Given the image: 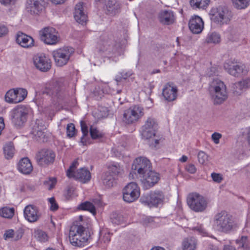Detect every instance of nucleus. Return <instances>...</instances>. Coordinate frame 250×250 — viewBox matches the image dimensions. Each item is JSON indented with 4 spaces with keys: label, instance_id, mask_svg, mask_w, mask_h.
I'll use <instances>...</instances> for the list:
<instances>
[{
    "label": "nucleus",
    "instance_id": "f257e3e1",
    "mask_svg": "<svg viewBox=\"0 0 250 250\" xmlns=\"http://www.w3.org/2000/svg\"><path fill=\"white\" fill-rule=\"evenodd\" d=\"M213 228L220 232L229 233L237 228L232 215L225 211H221L214 215Z\"/></svg>",
    "mask_w": 250,
    "mask_h": 250
},
{
    "label": "nucleus",
    "instance_id": "f03ea898",
    "mask_svg": "<svg viewBox=\"0 0 250 250\" xmlns=\"http://www.w3.org/2000/svg\"><path fill=\"white\" fill-rule=\"evenodd\" d=\"M210 15L211 21L221 26L229 23L233 16L232 12L223 6L212 8Z\"/></svg>",
    "mask_w": 250,
    "mask_h": 250
},
{
    "label": "nucleus",
    "instance_id": "7ed1b4c3",
    "mask_svg": "<svg viewBox=\"0 0 250 250\" xmlns=\"http://www.w3.org/2000/svg\"><path fill=\"white\" fill-rule=\"evenodd\" d=\"M209 89L214 104H221L228 98L226 86L219 80H214L210 84Z\"/></svg>",
    "mask_w": 250,
    "mask_h": 250
},
{
    "label": "nucleus",
    "instance_id": "20e7f679",
    "mask_svg": "<svg viewBox=\"0 0 250 250\" xmlns=\"http://www.w3.org/2000/svg\"><path fill=\"white\" fill-rule=\"evenodd\" d=\"M45 93L52 96L54 101L60 103L68 96L63 83L61 81H53L46 89Z\"/></svg>",
    "mask_w": 250,
    "mask_h": 250
},
{
    "label": "nucleus",
    "instance_id": "39448f33",
    "mask_svg": "<svg viewBox=\"0 0 250 250\" xmlns=\"http://www.w3.org/2000/svg\"><path fill=\"white\" fill-rule=\"evenodd\" d=\"M99 50L107 55H120L124 52V45L120 42H116L108 38L104 39L99 45Z\"/></svg>",
    "mask_w": 250,
    "mask_h": 250
},
{
    "label": "nucleus",
    "instance_id": "423d86ee",
    "mask_svg": "<svg viewBox=\"0 0 250 250\" xmlns=\"http://www.w3.org/2000/svg\"><path fill=\"white\" fill-rule=\"evenodd\" d=\"M74 53V49L71 47H64L52 52V55L56 64L58 66L65 65L68 62L72 54Z\"/></svg>",
    "mask_w": 250,
    "mask_h": 250
},
{
    "label": "nucleus",
    "instance_id": "0eeeda50",
    "mask_svg": "<svg viewBox=\"0 0 250 250\" xmlns=\"http://www.w3.org/2000/svg\"><path fill=\"white\" fill-rule=\"evenodd\" d=\"M123 200L127 203H132L136 201L140 195V188L134 182L128 183L123 189Z\"/></svg>",
    "mask_w": 250,
    "mask_h": 250
},
{
    "label": "nucleus",
    "instance_id": "6e6552de",
    "mask_svg": "<svg viewBox=\"0 0 250 250\" xmlns=\"http://www.w3.org/2000/svg\"><path fill=\"white\" fill-rule=\"evenodd\" d=\"M187 203L189 208L196 212L203 211L207 207L206 200L198 193L189 194L187 198Z\"/></svg>",
    "mask_w": 250,
    "mask_h": 250
},
{
    "label": "nucleus",
    "instance_id": "1a4fd4ad",
    "mask_svg": "<svg viewBox=\"0 0 250 250\" xmlns=\"http://www.w3.org/2000/svg\"><path fill=\"white\" fill-rule=\"evenodd\" d=\"M164 198V196L161 191H154L143 195L140 201L142 204L151 208L157 207L163 202Z\"/></svg>",
    "mask_w": 250,
    "mask_h": 250
},
{
    "label": "nucleus",
    "instance_id": "9d476101",
    "mask_svg": "<svg viewBox=\"0 0 250 250\" xmlns=\"http://www.w3.org/2000/svg\"><path fill=\"white\" fill-rule=\"evenodd\" d=\"M55 154L50 149H42L38 151L35 157L36 162L41 167L52 164L55 160Z\"/></svg>",
    "mask_w": 250,
    "mask_h": 250
},
{
    "label": "nucleus",
    "instance_id": "9b49d317",
    "mask_svg": "<svg viewBox=\"0 0 250 250\" xmlns=\"http://www.w3.org/2000/svg\"><path fill=\"white\" fill-rule=\"evenodd\" d=\"M143 108L139 105L133 106L125 111L123 121L130 124L137 121L144 115Z\"/></svg>",
    "mask_w": 250,
    "mask_h": 250
},
{
    "label": "nucleus",
    "instance_id": "f8f14e48",
    "mask_svg": "<svg viewBox=\"0 0 250 250\" xmlns=\"http://www.w3.org/2000/svg\"><path fill=\"white\" fill-rule=\"evenodd\" d=\"M39 35L41 40L47 44L54 45L58 42V32L53 27L44 28L40 31Z\"/></svg>",
    "mask_w": 250,
    "mask_h": 250
},
{
    "label": "nucleus",
    "instance_id": "ddd939ff",
    "mask_svg": "<svg viewBox=\"0 0 250 250\" xmlns=\"http://www.w3.org/2000/svg\"><path fill=\"white\" fill-rule=\"evenodd\" d=\"M132 168L137 171L140 177L152 168L150 161L144 157H139L133 161Z\"/></svg>",
    "mask_w": 250,
    "mask_h": 250
},
{
    "label": "nucleus",
    "instance_id": "4468645a",
    "mask_svg": "<svg viewBox=\"0 0 250 250\" xmlns=\"http://www.w3.org/2000/svg\"><path fill=\"white\" fill-rule=\"evenodd\" d=\"M28 109L25 106H18L12 111V122L15 125L21 126L27 120Z\"/></svg>",
    "mask_w": 250,
    "mask_h": 250
},
{
    "label": "nucleus",
    "instance_id": "2eb2a0df",
    "mask_svg": "<svg viewBox=\"0 0 250 250\" xmlns=\"http://www.w3.org/2000/svg\"><path fill=\"white\" fill-rule=\"evenodd\" d=\"M141 181L145 188L148 189L153 187L159 181L160 174L152 169L140 177Z\"/></svg>",
    "mask_w": 250,
    "mask_h": 250
},
{
    "label": "nucleus",
    "instance_id": "dca6fc26",
    "mask_svg": "<svg viewBox=\"0 0 250 250\" xmlns=\"http://www.w3.org/2000/svg\"><path fill=\"white\" fill-rule=\"evenodd\" d=\"M47 0H27L26 9L32 15H38L44 9Z\"/></svg>",
    "mask_w": 250,
    "mask_h": 250
},
{
    "label": "nucleus",
    "instance_id": "f3484780",
    "mask_svg": "<svg viewBox=\"0 0 250 250\" xmlns=\"http://www.w3.org/2000/svg\"><path fill=\"white\" fill-rule=\"evenodd\" d=\"M224 69L230 75L238 77L240 75H245L247 73L246 66L243 64H235L231 61H228L224 64Z\"/></svg>",
    "mask_w": 250,
    "mask_h": 250
},
{
    "label": "nucleus",
    "instance_id": "a211bd4d",
    "mask_svg": "<svg viewBox=\"0 0 250 250\" xmlns=\"http://www.w3.org/2000/svg\"><path fill=\"white\" fill-rule=\"evenodd\" d=\"M178 88L171 82L167 83L163 87L162 94L165 99L168 102L175 101L177 97Z\"/></svg>",
    "mask_w": 250,
    "mask_h": 250
},
{
    "label": "nucleus",
    "instance_id": "6ab92c4d",
    "mask_svg": "<svg viewBox=\"0 0 250 250\" xmlns=\"http://www.w3.org/2000/svg\"><path fill=\"white\" fill-rule=\"evenodd\" d=\"M105 14L110 16H115L121 11L122 4L118 0H106L105 1Z\"/></svg>",
    "mask_w": 250,
    "mask_h": 250
},
{
    "label": "nucleus",
    "instance_id": "aec40b11",
    "mask_svg": "<svg viewBox=\"0 0 250 250\" xmlns=\"http://www.w3.org/2000/svg\"><path fill=\"white\" fill-rule=\"evenodd\" d=\"M34 63L37 68L41 71H47L51 68L50 59L43 55L35 56L34 58Z\"/></svg>",
    "mask_w": 250,
    "mask_h": 250
},
{
    "label": "nucleus",
    "instance_id": "412c9836",
    "mask_svg": "<svg viewBox=\"0 0 250 250\" xmlns=\"http://www.w3.org/2000/svg\"><path fill=\"white\" fill-rule=\"evenodd\" d=\"M24 215L28 221L32 223L37 221L40 217L38 208L33 205H28L25 208Z\"/></svg>",
    "mask_w": 250,
    "mask_h": 250
},
{
    "label": "nucleus",
    "instance_id": "4be33fe9",
    "mask_svg": "<svg viewBox=\"0 0 250 250\" xmlns=\"http://www.w3.org/2000/svg\"><path fill=\"white\" fill-rule=\"evenodd\" d=\"M90 237V233H84L82 234L69 236L71 244L75 247H82L84 246Z\"/></svg>",
    "mask_w": 250,
    "mask_h": 250
},
{
    "label": "nucleus",
    "instance_id": "5701e85b",
    "mask_svg": "<svg viewBox=\"0 0 250 250\" xmlns=\"http://www.w3.org/2000/svg\"><path fill=\"white\" fill-rule=\"evenodd\" d=\"M188 26L190 30L193 34H199L204 28L203 21L199 16H194L189 20Z\"/></svg>",
    "mask_w": 250,
    "mask_h": 250
},
{
    "label": "nucleus",
    "instance_id": "b1692460",
    "mask_svg": "<svg viewBox=\"0 0 250 250\" xmlns=\"http://www.w3.org/2000/svg\"><path fill=\"white\" fill-rule=\"evenodd\" d=\"M45 129L44 125L40 121H37L33 125L30 133L35 140L41 141L45 136L43 132Z\"/></svg>",
    "mask_w": 250,
    "mask_h": 250
},
{
    "label": "nucleus",
    "instance_id": "393cba45",
    "mask_svg": "<svg viewBox=\"0 0 250 250\" xmlns=\"http://www.w3.org/2000/svg\"><path fill=\"white\" fill-rule=\"evenodd\" d=\"M16 42L22 47L29 48L34 45V40L29 36L19 32L16 35Z\"/></svg>",
    "mask_w": 250,
    "mask_h": 250
},
{
    "label": "nucleus",
    "instance_id": "a878e982",
    "mask_svg": "<svg viewBox=\"0 0 250 250\" xmlns=\"http://www.w3.org/2000/svg\"><path fill=\"white\" fill-rule=\"evenodd\" d=\"M158 18L161 23L165 25L171 24L175 21V16L173 12L171 10H168L160 11L158 14Z\"/></svg>",
    "mask_w": 250,
    "mask_h": 250
},
{
    "label": "nucleus",
    "instance_id": "bb28decb",
    "mask_svg": "<svg viewBox=\"0 0 250 250\" xmlns=\"http://www.w3.org/2000/svg\"><path fill=\"white\" fill-rule=\"evenodd\" d=\"M72 178L83 183H85L90 180L91 174L88 169L85 168H81L72 174Z\"/></svg>",
    "mask_w": 250,
    "mask_h": 250
},
{
    "label": "nucleus",
    "instance_id": "cd10ccee",
    "mask_svg": "<svg viewBox=\"0 0 250 250\" xmlns=\"http://www.w3.org/2000/svg\"><path fill=\"white\" fill-rule=\"evenodd\" d=\"M74 17L77 22L81 24H83L86 22L87 16L83 12V2H79L76 5Z\"/></svg>",
    "mask_w": 250,
    "mask_h": 250
},
{
    "label": "nucleus",
    "instance_id": "c85d7f7f",
    "mask_svg": "<svg viewBox=\"0 0 250 250\" xmlns=\"http://www.w3.org/2000/svg\"><path fill=\"white\" fill-rule=\"evenodd\" d=\"M18 169L24 174H29L33 170V166L28 158L21 159L18 164Z\"/></svg>",
    "mask_w": 250,
    "mask_h": 250
},
{
    "label": "nucleus",
    "instance_id": "c756f323",
    "mask_svg": "<svg viewBox=\"0 0 250 250\" xmlns=\"http://www.w3.org/2000/svg\"><path fill=\"white\" fill-rule=\"evenodd\" d=\"M101 179L103 185L107 188L113 187L116 184V178L108 171L103 174Z\"/></svg>",
    "mask_w": 250,
    "mask_h": 250
},
{
    "label": "nucleus",
    "instance_id": "7c9ffc66",
    "mask_svg": "<svg viewBox=\"0 0 250 250\" xmlns=\"http://www.w3.org/2000/svg\"><path fill=\"white\" fill-rule=\"evenodd\" d=\"M210 2V0H190V4L193 8L206 9Z\"/></svg>",
    "mask_w": 250,
    "mask_h": 250
},
{
    "label": "nucleus",
    "instance_id": "2f4dec72",
    "mask_svg": "<svg viewBox=\"0 0 250 250\" xmlns=\"http://www.w3.org/2000/svg\"><path fill=\"white\" fill-rule=\"evenodd\" d=\"M88 232L89 231L82 225H73L70 228L69 236H73L77 234L88 233Z\"/></svg>",
    "mask_w": 250,
    "mask_h": 250
},
{
    "label": "nucleus",
    "instance_id": "473e14b6",
    "mask_svg": "<svg viewBox=\"0 0 250 250\" xmlns=\"http://www.w3.org/2000/svg\"><path fill=\"white\" fill-rule=\"evenodd\" d=\"M196 242L194 237L188 238L183 243V250H195Z\"/></svg>",
    "mask_w": 250,
    "mask_h": 250
},
{
    "label": "nucleus",
    "instance_id": "72a5a7b5",
    "mask_svg": "<svg viewBox=\"0 0 250 250\" xmlns=\"http://www.w3.org/2000/svg\"><path fill=\"white\" fill-rule=\"evenodd\" d=\"M14 147L13 144L9 142L6 144L3 147V152L6 159H10L12 158L14 154Z\"/></svg>",
    "mask_w": 250,
    "mask_h": 250
},
{
    "label": "nucleus",
    "instance_id": "f704fd0d",
    "mask_svg": "<svg viewBox=\"0 0 250 250\" xmlns=\"http://www.w3.org/2000/svg\"><path fill=\"white\" fill-rule=\"evenodd\" d=\"M16 89L12 88L9 90L5 94V101L10 104H17V101L16 100Z\"/></svg>",
    "mask_w": 250,
    "mask_h": 250
},
{
    "label": "nucleus",
    "instance_id": "c9c22d12",
    "mask_svg": "<svg viewBox=\"0 0 250 250\" xmlns=\"http://www.w3.org/2000/svg\"><path fill=\"white\" fill-rule=\"evenodd\" d=\"M108 169L109 172H111L114 177L121 175L123 172L122 167L118 163H115L108 166Z\"/></svg>",
    "mask_w": 250,
    "mask_h": 250
},
{
    "label": "nucleus",
    "instance_id": "e433bc0d",
    "mask_svg": "<svg viewBox=\"0 0 250 250\" xmlns=\"http://www.w3.org/2000/svg\"><path fill=\"white\" fill-rule=\"evenodd\" d=\"M15 209L13 208L3 207L0 209V215L6 218H12L14 215Z\"/></svg>",
    "mask_w": 250,
    "mask_h": 250
},
{
    "label": "nucleus",
    "instance_id": "4c0bfd02",
    "mask_svg": "<svg viewBox=\"0 0 250 250\" xmlns=\"http://www.w3.org/2000/svg\"><path fill=\"white\" fill-rule=\"evenodd\" d=\"M221 41L220 35L216 32H212L208 35L206 42L208 43H218Z\"/></svg>",
    "mask_w": 250,
    "mask_h": 250
},
{
    "label": "nucleus",
    "instance_id": "58836bf2",
    "mask_svg": "<svg viewBox=\"0 0 250 250\" xmlns=\"http://www.w3.org/2000/svg\"><path fill=\"white\" fill-rule=\"evenodd\" d=\"M156 130L149 129L146 126H143L142 127L141 135L142 138L144 139H148L154 136L156 134Z\"/></svg>",
    "mask_w": 250,
    "mask_h": 250
},
{
    "label": "nucleus",
    "instance_id": "ea45409f",
    "mask_svg": "<svg viewBox=\"0 0 250 250\" xmlns=\"http://www.w3.org/2000/svg\"><path fill=\"white\" fill-rule=\"evenodd\" d=\"M78 208L80 209L88 210L93 214L96 213V209L94 206L89 202H85L81 204Z\"/></svg>",
    "mask_w": 250,
    "mask_h": 250
},
{
    "label": "nucleus",
    "instance_id": "a19ab883",
    "mask_svg": "<svg viewBox=\"0 0 250 250\" xmlns=\"http://www.w3.org/2000/svg\"><path fill=\"white\" fill-rule=\"evenodd\" d=\"M236 243L239 248L246 250L249 248V242L248 237L246 236H242L240 238L237 239L236 240Z\"/></svg>",
    "mask_w": 250,
    "mask_h": 250
},
{
    "label": "nucleus",
    "instance_id": "79ce46f5",
    "mask_svg": "<svg viewBox=\"0 0 250 250\" xmlns=\"http://www.w3.org/2000/svg\"><path fill=\"white\" fill-rule=\"evenodd\" d=\"M16 89V100L17 103L22 102L26 97L27 91L25 89L22 88H17Z\"/></svg>",
    "mask_w": 250,
    "mask_h": 250
},
{
    "label": "nucleus",
    "instance_id": "37998d69",
    "mask_svg": "<svg viewBox=\"0 0 250 250\" xmlns=\"http://www.w3.org/2000/svg\"><path fill=\"white\" fill-rule=\"evenodd\" d=\"M250 0H232L233 6L238 9H245L249 5Z\"/></svg>",
    "mask_w": 250,
    "mask_h": 250
},
{
    "label": "nucleus",
    "instance_id": "c03bdc74",
    "mask_svg": "<svg viewBox=\"0 0 250 250\" xmlns=\"http://www.w3.org/2000/svg\"><path fill=\"white\" fill-rule=\"evenodd\" d=\"M81 127L83 134V136L81 138V142L83 145H84L86 143V139L85 137L88 135V129L85 123L83 121H81Z\"/></svg>",
    "mask_w": 250,
    "mask_h": 250
},
{
    "label": "nucleus",
    "instance_id": "a18cd8bd",
    "mask_svg": "<svg viewBox=\"0 0 250 250\" xmlns=\"http://www.w3.org/2000/svg\"><path fill=\"white\" fill-rule=\"evenodd\" d=\"M110 219L112 222L116 225L121 224L124 221L123 215L117 213H112L111 214Z\"/></svg>",
    "mask_w": 250,
    "mask_h": 250
},
{
    "label": "nucleus",
    "instance_id": "49530a36",
    "mask_svg": "<svg viewBox=\"0 0 250 250\" xmlns=\"http://www.w3.org/2000/svg\"><path fill=\"white\" fill-rule=\"evenodd\" d=\"M143 126H146V128H148L149 129L156 130L158 125L155 119L149 117L146 121L145 124Z\"/></svg>",
    "mask_w": 250,
    "mask_h": 250
},
{
    "label": "nucleus",
    "instance_id": "de8ad7c7",
    "mask_svg": "<svg viewBox=\"0 0 250 250\" xmlns=\"http://www.w3.org/2000/svg\"><path fill=\"white\" fill-rule=\"evenodd\" d=\"M90 134L93 139H97L102 137V134L99 132L96 128L91 126L90 128Z\"/></svg>",
    "mask_w": 250,
    "mask_h": 250
},
{
    "label": "nucleus",
    "instance_id": "09e8293b",
    "mask_svg": "<svg viewBox=\"0 0 250 250\" xmlns=\"http://www.w3.org/2000/svg\"><path fill=\"white\" fill-rule=\"evenodd\" d=\"M75 125L72 123L68 124L66 127L67 135L68 137L71 138L74 136L75 134Z\"/></svg>",
    "mask_w": 250,
    "mask_h": 250
},
{
    "label": "nucleus",
    "instance_id": "8fccbe9b",
    "mask_svg": "<svg viewBox=\"0 0 250 250\" xmlns=\"http://www.w3.org/2000/svg\"><path fill=\"white\" fill-rule=\"evenodd\" d=\"M199 162L201 164H205L208 161V156L204 151H200L198 154Z\"/></svg>",
    "mask_w": 250,
    "mask_h": 250
},
{
    "label": "nucleus",
    "instance_id": "3c124183",
    "mask_svg": "<svg viewBox=\"0 0 250 250\" xmlns=\"http://www.w3.org/2000/svg\"><path fill=\"white\" fill-rule=\"evenodd\" d=\"M78 165V162L77 160H75L72 163L69 167V168L66 171V175L69 178H72V174L75 172L74 169L76 168Z\"/></svg>",
    "mask_w": 250,
    "mask_h": 250
},
{
    "label": "nucleus",
    "instance_id": "603ef678",
    "mask_svg": "<svg viewBox=\"0 0 250 250\" xmlns=\"http://www.w3.org/2000/svg\"><path fill=\"white\" fill-rule=\"evenodd\" d=\"M57 183V180L55 178H50L48 180H46L44 182V184L48 186V189L49 190H51L54 188L56 184Z\"/></svg>",
    "mask_w": 250,
    "mask_h": 250
},
{
    "label": "nucleus",
    "instance_id": "864d4df0",
    "mask_svg": "<svg viewBox=\"0 0 250 250\" xmlns=\"http://www.w3.org/2000/svg\"><path fill=\"white\" fill-rule=\"evenodd\" d=\"M37 237L39 241L41 242H45L47 240V235L43 231L40 230L37 233Z\"/></svg>",
    "mask_w": 250,
    "mask_h": 250
},
{
    "label": "nucleus",
    "instance_id": "5fc2aeb1",
    "mask_svg": "<svg viewBox=\"0 0 250 250\" xmlns=\"http://www.w3.org/2000/svg\"><path fill=\"white\" fill-rule=\"evenodd\" d=\"M48 201L50 204V210L52 211H56L58 208V205L56 202L55 198L51 197L48 199Z\"/></svg>",
    "mask_w": 250,
    "mask_h": 250
},
{
    "label": "nucleus",
    "instance_id": "6e6d98bb",
    "mask_svg": "<svg viewBox=\"0 0 250 250\" xmlns=\"http://www.w3.org/2000/svg\"><path fill=\"white\" fill-rule=\"evenodd\" d=\"M120 75H121V76H118L116 78V81L117 82H121L122 79H124V80L126 79L128 77H129V76H130L131 75V73L130 72H123L121 73Z\"/></svg>",
    "mask_w": 250,
    "mask_h": 250
},
{
    "label": "nucleus",
    "instance_id": "4d7b16f0",
    "mask_svg": "<svg viewBox=\"0 0 250 250\" xmlns=\"http://www.w3.org/2000/svg\"><path fill=\"white\" fill-rule=\"evenodd\" d=\"M222 136L221 134L218 132H214L211 135V139L215 144H218Z\"/></svg>",
    "mask_w": 250,
    "mask_h": 250
},
{
    "label": "nucleus",
    "instance_id": "13d9d810",
    "mask_svg": "<svg viewBox=\"0 0 250 250\" xmlns=\"http://www.w3.org/2000/svg\"><path fill=\"white\" fill-rule=\"evenodd\" d=\"M211 176L212 180L217 183H220L223 180L221 174L219 173H212Z\"/></svg>",
    "mask_w": 250,
    "mask_h": 250
},
{
    "label": "nucleus",
    "instance_id": "bf43d9fd",
    "mask_svg": "<svg viewBox=\"0 0 250 250\" xmlns=\"http://www.w3.org/2000/svg\"><path fill=\"white\" fill-rule=\"evenodd\" d=\"M233 88V92L236 93L237 95L240 94L243 91V90L240 87V84H239L238 83H236L234 84Z\"/></svg>",
    "mask_w": 250,
    "mask_h": 250
},
{
    "label": "nucleus",
    "instance_id": "052dcab7",
    "mask_svg": "<svg viewBox=\"0 0 250 250\" xmlns=\"http://www.w3.org/2000/svg\"><path fill=\"white\" fill-rule=\"evenodd\" d=\"M14 236V231L13 229H9L5 231L3 237L5 240H7L9 238H13Z\"/></svg>",
    "mask_w": 250,
    "mask_h": 250
},
{
    "label": "nucleus",
    "instance_id": "680f3d73",
    "mask_svg": "<svg viewBox=\"0 0 250 250\" xmlns=\"http://www.w3.org/2000/svg\"><path fill=\"white\" fill-rule=\"evenodd\" d=\"M239 84H240V86L241 88L244 90L247 88L248 87V84L249 83V80H244L241 81H239L237 82Z\"/></svg>",
    "mask_w": 250,
    "mask_h": 250
},
{
    "label": "nucleus",
    "instance_id": "e2e57ef3",
    "mask_svg": "<svg viewBox=\"0 0 250 250\" xmlns=\"http://www.w3.org/2000/svg\"><path fill=\"white\" fill-rule=\"evenodd\" d=\"M186 170L190 173H194L196 171V168L194 165L188 164L186 167Z\"/></svg>",
    "mask_w": 250,
    "mask_h": 250
},
{
    "label": "nucleus",
    "instance_id": "0e129e2a",
    "mask_svg": "<svg viewBox=\"0 0 250 250\" xmlns=\"http://www.w3.org/2000/svg\"><path fill=\"white\" fill-rule=\"evenodd\" d=\"M8 33V29L5 26L0 25V37L6 35Z\"/></svg>",
    "mask_w": 250,
    "mask_h": 250
},
{
    "label": "nucleus",
    "instance_id": "69168bd1",
    "mask_svg": "<svg viewBox=\"0 0 250 250\" xmlns=\"http://www.w3.org/2000/svg\"><path fill=\"white\" fill-rule=\"evenodd\" d=\"M22 236V232L21 231H18L14 233V236L13 238L15 240L17 241L20 239Z\"/></svg>",
    "mask_w": 250,
    "mask_h": 250
},
{
    "label": "nucleus",
    "instance_id": "338daca9",
    "mask_svg": "<svg viewBox=\"0 0 250 250\" xmlns=\"http://www.w3.org/2000/svg\"><path fill=\"white\" fill-rule=\"evenodd\" d=\"M192 230H196L201 234H204L205 232L204 229L201 226L194 227L192 229Z\"/></svg>",
    "mask_w": 250,
    "mask_h": 250
},
{
    "label": "nucleus",
    "instance_id": "774afa93",
    "mask_svg": "<svg viewBox=\"0 0 250 250\" xmlns=\"http://www.w3.org/2000/svg\"><path fill=\"white\" fill-rule=\"evenodd\" d=\"M247 141L249 146H250V127H249L247 129Z\"/></svg>",
    "mask_w": 250,
    "mask_h": 250
}]
</instances>
